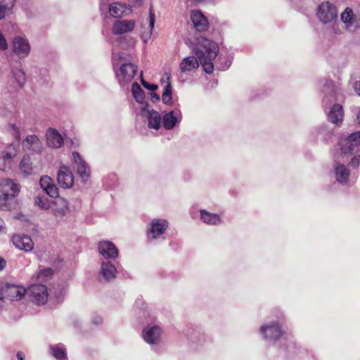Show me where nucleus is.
<instances>
[{
  "instance_id": "nucleus-18",
  "label": "nucleus",
  "mask_w": 360,
  "mask_h": 360,
  "mask_svg": "<svg viewBox=\"0 0 360 360\" xmlns=\"http://www.w3.org/2000/svg\"><path fill=\"white\" fill-rule=\"evenodd\" d=\"M13 243L17 248L25 252H30L34 248L32 238L27 235L13 236Z\"/></svg>"
},
{
  "instance_id": "nucleus-56",
  "label": "nucleus",
  "mask_w": 360,
  "mask_h": 360,
  "mask_svg": "<svg viewBox=\"0 0 360 360\" xmlns=\"http://www.w3.org/2000/svg\"><path fill=\"white\" fill-rule=\"evenodd\" d=\"M4 227V221L0 218V230Z\"/></svg>"
},
{
  "instance_id": "nucleus-45",
  "label": "nucleus",
  "mask_w": 360,
  "mask_h": 360,
  "mask_svg": "<svg viewBox=\"0 0 360 360\" xmlns=\"http://www.w3.org/2000/svg\"><path fill=\"white\" fill-rule=\"evenodd\" d=\"M149 18V27L150 28V30H152L155 24V13H153L152 8H150V9Z\"/></svg>"
},
{
  "instance_id": "nucleus-8",
  "label": "nucleus",
  "mask_w": 360,
  "mask_h": 360,
  "mask_svg": "<svg viewBox=\"0 0 360 360\" xmlns=\"http://www.w3.org/2000/svg\"><path fill=\"white\" fill-rule=\"evenodd\" d=\"M162 329L158 325L148 324L143 330L142 337L150 346L158 345L162 340Z\"/></svg>"
},
{
  "instance_id": "nucleus-16",
  "label": "nucleus",
  "mask_w": 360,
  "mask_h": 360,
  "mask_svg": "<svg viewBox=\"0 0 360 360\" xmlns=\"http://www.w3.org/2000/svg\"><path fill=\"white\" fill-rule=\"evenodd\" d=\"M135 20H116L112 29L113 34H122L129 32L134 29Z\"/></svg>"
},
{
  "instance_id": "nucleus-32",
  "label": "nucleus",
  "mask_w": 360,
  "mask_h": 360,
  "mask_svg": "<svg viewBox=\"0 0 360 360\" xmlns=\"http://www.w3.org/2000/svg\"><path fill=\"white\" fill-rule=\"evenodd\" d=\"M67 292V286L65 285H58L57 287H54L53 290V297L51 299H53L56 303H60L63 301L64 297Z\"/></svg>"
},
{
  "instance_id": "nucleus-2",
  "label": "nucleus",
  "mask_w": 360,
  "mask_h": 360,
  "mask_svg": "<svg viewBox=\"0 0 360 360\" xmlns=\"http://www.w3.org/2000/svg\"><path fill=\"white\" fill-rule=\"evenodd\" d=\"M259 333L262 340L269 345L277 346L280 350L286 354L295 352V342L292 337L282 329L278 321H270L262 324Z\"/></svg>"
},
{
  "instance_id": "nucleus-46",
  "label": "nucleus",
  "mask_w": 360,
  "mask_h": 360,
  "mask_svg": "<svg viewBox=\"0 0 360 360\" xmlns=\"http://www.w3.org/2000/svg\"><path fill=\"white\" fill-rule=\"evenodd\" d=\"M5 282L0 281V300L4 299L5 296Z\"/></svg>"
},
{
  "instance_id": "nucleus-58",
  "label": "nucleus",
  "mask_w": 360,
  "mask_h": 360,
  "mask_svg": "<svg viewBox=\"0 0 360 360\" xmlns=\"http://www.w3.org/2000/svg\"><path fill=\"white\" fill-rule=\"evenodd\" d=\"M231 65V63L229 61H228L226 63V65L224 68H228Z\"/></svg>"
},
{
  "instance_id": "nucleus-44",
  "label": "nucleus",
  "mask_w": 360,
  "mask_h": 360,
  "mask_svg": "<svg viewBox=\"0 0 360 360\" xmlns=\"http://www.w3.org/2000/svg\"><path fill=\"white\" fill-rule=\"evenodd\" d=\"M11 127L12 129L13 130V135L14 136L15 139L19 141L20 140V133L18 127L17 126H15V124H12Z\"/></svg>"
},
{
  "instance_id": "nucleus-10",
  "label": "nucleus",
  "mask_w": 360,
  "mask_h": 360,
  "mask_svg": "<svg viewBox=\"0 0 360 360\" xmlns=\"http://www.w3.org/2000/svg\"><path fill=\"white\" fill-rule=\"evenodd\" d=\"M4 299L11 301H19L26 294L27 290L21 285L5 282Z\"/></svg>"
},
{
  "instance_id": "nucleus-23",
  "label": "nucleus",
  "mask_w": 360,
  "mask_h": 360,
  "mask_svg": "<svg viewBox=\"0 0 360 360\" xmlns=\"http://www.w3.org/2000/svg\"><path fill=\"white\" fill-rule=\"evenodd\" d=\"M108 10L110 15L114 18H120L130 13V8L125 4L117 2L110 4Z\"/></svg>"
},
{
  "instance_id": "nucleus-51",
  "label": "nucleus",
  "mask_w": 360,
  "mask_h": 360,
  "mask_svg": "<svg viewBox=\"0 0 360 360\" xmlns=\"http://www.w3.org/2000/svg\"><path fill=\"white\" fill-rule=\"evenodd\" d=\"M16 357L18 360H25V354L22 352L19 351L16 354Z\"/></svg>"
},
{
  "instance_id": "nucleus-39",
  "label": "nucleus",
  "mask_w": 360,
  "mask_h": 360,
  "mask_svg": "<svg viewBox=\"0 0 360 360\" xmlns=\"http://www.w3.org/2000/svg\"><path fill=\"white\" fill-rule=\"evenodd\" d=\"M0 155L1 156H3L4 160L8 162V165H10L13 158L16 156L17 151L15 147L13 145H11L7 148L6 151L2 152Z\"/></svg>"
},
{
  "instance_id": "nucleus-43",
  "label": "nucleus",
  "mask_w": 360,
  "mask_h": 360,
  "mask_svg": "<svg viewBox=\"0 0 360 360\" xmlns=\"http://www.w3.org/2000/svg\"><path fill=\"white\" fill-rule=\"evenodd\" d=\"M60 188L64 189L70 188L73 186L74 181H56Z\"/></svg>"
},
{
  "instance_id": "nucleus-9",
  "label": "nucleus",
  "mask_w": 360,
  "mask_h": 360,
  "mask_svg": "<svg viewBox=\"0 0 360 360\" xmlns=\"http://www.w3.org/2000/svg\"><path fill=\"white\" fill-rule=\"evenodd\" d=\"M28 294L31 301L37 305H44L48 301V289L45 285H32L28 290Z\"/></svg>"
},
{
  "instance_id": "nucleus-42",
  "label": "nucleus",
  "mask_w": 360,
  "mask_h": 360,
  "mask_svg": "<svg viewBox=\"0 0 360 360\" xmlns=\"http://www.w3.org/2000/svg\"><path fill=\"white\" fill-rule=\"evenodd\" d=\"M8 49V44L4 34L0 32V51H5Z\"/></svg>"
},
{
  "instance_id": "nucleus-52",
  "label": "nucleus",
  "mask_w": 360,
  "mask_h": 360,
  "mask_svg": "<svg viewBox=\"0 0 360 360\" xmlns=\"http://www.w3.org/2000/svg\"><path fill=\"white\" fill-rule=\"evenodd\" d=\"M6 264V260L4 258L0 257V271H2L5 268Z\"/></svg>"
},
{
  "instance_id": "nucleus-50",
  "label": "nucleus",
  "mask_w": 360,
  "mask_h": 360,
  "mask_svg": "<svg viewBox=\"0 0 360 360\" xmlns=\"http://www.w3.org/2000/svg\"><path fill=\"white\" fill-rule=\"evenodd\" d=\"M132 6H139L142 4L143 0H129Z\"/></svg>"
},
{
  "instance_id": "nucleus-37",
  "label": "nucleus",
  "mask_w": 360,
  "mask_h": 360,
  "mask_svg": "<svg viewBox=\"0 0 360 360\" xmlns=\"http://www.w3.org/2000/svg\"><path fill=\"white\" fill-rule=\"evenodd\" d=\"M162 100L165 104L172 105V85L169 82H167V85L164 88V91L162 95Z\"/></svg>"
},
{
  "instance_id": "nucleus-47",
  "label": "nucleus",
  "mask_w": 360,
  "mask_h": 360,
  "mask_svg": "<svg viewBox=\"0 0 360 360\" xmlns=\"http://www.w3.org/2000/svg\"><path fill=\"white\" fill-rule=\"evenodd\" d=\"M353 167H358L360 165V155L354 156L350 162Z\"/></svg>"
},
{
  "instance_id": "nucleus-40",
  "label": "nucleus",
  "mask_w": 360,
  "mask_h": 360,
  "mask_svg": "<svg viewBox=\"0 0 360 360\" xmlns=\"http://www.w3.org/2000/svg\"><path fill=\"white\" fill-rule=\"evenodd\" d=\"M53 276V270L51 268L41 269L38 275L37 280L39 281L45 282L51 278Z\"/></svg>"
},
{
  "instance_id": "nucleus-7",
  "label": "nucleus",
  "mask_w": 360,
  "mask_h": 360,
  "mask_svg": "<svg viewBox=\"0 0 360 360\" xmlns=\"http://www.w3.org/2000/svg\"><path fill=\"white\" fill-rule=\"evenodd\" d=\"M97 249L100 256L99 261H117L119 257L118 248L110 240L98 242Z\"/></svg>"
},
{
  "instance_id": "nucleus-4",
  "label": "nucleus",
  "mask_w": 360,
  "mask_h": 360,
  "mask_svg": "<svg viewBox=\"0 0 360 360\" xmlns=\"http://www.w3.org/2000/svg\"><path fill=\"white\" fill-rule=\"evenodd\" d=\"M338 152L340 155H350L360 151V131L347 136H340L338 141Z\"/></svg>"
},
{
  "instance_id": "nucleus-19",
  "label": "nucleus",
  "mask_w": 360,
  "mask_h": 360,
  "mask_svg": "<svg viewBox=\"0 0 360 360\" xmlns=\"http://www.w3.org/2000/svg\"><path fill=\"white\" fill-rule=\"evenodd\" d=\"M191 19L197 31L201 32L207 29L208 21L200 11H193L191 14Z\"/></svg>"
},
{
  "instance_id": "nucleus-48",
  "label": "nucleus",
  "mask_w": 360,
  "mask_h": 360,
  "mask_svg": "<svg viewBox=\"0 0 360 360\" xmlns=\"http://www.w3.org/2000/svg\"><path fill=\"white\" fill-rule=\"evenodd\" d=\"M150 99L153 102L158 101L160 99V96L155 92H151L150 94Z\"/></svg>"
},
{
  "instance_id": "nucleus-26",
  "label": "nucleus",
  "mask_w": 360,
  "mask_h": 360,
  "mask_svg": "<svg viewBox=\"0 0 360 360\" xmlns=\"http://www.w3.org/2000/svg\"><path fill=\"white\" fill-rule=\"evenodd\" d=\"M163 127L167 130L172 129L179 122V120L174 115V111L166 112L162 117Z\"/></svg>"
},
{
  "instance_id": "nucleus-15",
  "label": "nucleus",
  "mask_w": 360,
  "mask_h": 360,
  "mask_svg": "<svg viewBox=\"0 0 360 360\" xmlns=\"http://www.w3.org/2000/svg\"><path fill=\"white\" fill-rule=\"evenodd\" d=\"M200 221L208 226H219L223 221L221 216L217 213H212L206 210L201 209L199 210Z\"/></svg>"
},
{
  "instance_id": "nucleus-36",
  "label": "nucleus",
  "mask_w": 360,
  "mask_h": 360,
  "mask_svg": "<svg viewBox=\"0 0 360 360\" xmlns=\"http://www.w3.org/2000/svg\"><path fill=\"white\" fill-rule=\"evenodd\" d=\"M13 77L20 87H22L26 81L25 72L20 69H12Z\"/></svg>"
},
{
  "instance_id": "nucleus-57",
  "label": "nucleus",
  "mask_w": 360,
  "mask_h": 360,
  "mask_svg": "<svg viewBox=\"0 0 360 360\" xmlns=\"http://www.w3.org/2000/svg\"><path fill=\"white\" fill-rule=\"evenodd\" d=\"M357 120H358L359 124H360V109L359 110L358 113H357Z\"/></svg>"
},
{
  "instance_id": "nucleus-49",
  "label": "nucleus",
  "mask_w": 360,
  "mask_h": 360,
  "mask_svg": "<svg viewBox=\"0 0 360 360\" xmlns=\"http://www.w3.org/2000/svg\"><path fill=\"white\" fill-rule=\"evenodd\" d=\"M354 91L360 96V81H357L354 84Z\"/></svg>"
},
{
  "instance_id": "nucleus-1",
  "label": "nucleus",
  "mask_w": 360,
  "mask_h": 360,
  "mask_svg": "<svg viewBox=\"0 0 360 360\" xmlns=\"http://www.w3.org/2000/svg\"><path fill=\"white\" fill-rule=\"evenodd\" d=\"M194 52L197 56H191L183 59L180 64L182 72L191 71L202 65L206 73L210 74L214 70L212 60L216 58L218 52V45L207 38L200 37L196 39Z\"/></svg>"
},
{
  "instance_id": "nucleus-17",
  "label": "nucleus",
  "mask_w": 360,
  "mask_h": 360,
  "mask_svg": "<svg viewBox=\"0 0 360 360\" xmlns=\"http://www.w3.org/2000/svg\"><path fill=\"white\" fill-rule=\"evenodd\" d=\"M343 108L340 104H334L327 113L328 120L338 126L340 125L344 120Z\"/></svg>"
},
{
  "instance_id": "nucleus-38",
  "label": "nucleus",
  "mask_w": 360,
  "mask_h": 360,
  "mask_svg": "<svg viewBox=\"0 0 360 360\" xmlns=\"http://www.w3.org/2000/svg\"><path fill=\"white\" fill-rule=\"evenodd\" d=\"M336 180H346L349 177V170L343 165H340L335 167Z\"/></svg>"
},
{
  "instance_id": "nucleus-24",
  "label": "nucleus",
  "mask_w": 360,
  "mask_h": 360,
  "mask_svg": "<svg viewBox=\"0 0 360 360\" xmlns=\"http://www.w3.org/2000/svg\"><path fill=\"white\" fill-rule=\"evenodd\" d=\"M51 354L57 360H68L65 347L61 344H56L50 345Z\"/></svg>"
},
{
  "instance_id": "nucleus-30",
  "label": "nucleus",
  "mask_w": 360,
  "mask_h": 360,
  "mask_svg": "<svg viewBox=\"0 0 360 360\" xmlns=\"http://www.w3.org/2000/svg\"><path fill=\"white\" fill-rule=\"evenodd\" d=\"M20 171L26 175H30L35 172V168L32 166V162L28 155H24L20 163Z\"/></svg>"
},
{
  "instance_id": "nucleus-33",
  "label": "nucleus",
  "mask_w": 360,
  "mask_h": 360,
  "mask_svg": "<svg viewBox=\"0 0 360 360\" xmlns=\"http://www.w3.org/2000/svg\"><path fill=\"white\" fill-rule=\"evenodd\" d=\"M14 5L13 0H0V20L11 12Z\"/></svg>"
},
{
  "instance_id": "nucleus-55",
  "label": "nucleus",
  "mask_w": 360,
  "mask_h": 360,
  "mask_svg": "<svg viewBox=\"0 0 360 360\" xmlns=\"http://www.w3.org/2000/svg\"><path fill=\"white\" fill-rule=\"evenodd\" d=\"M165 78L167 81H169V79H170V74H169V73H167V72H165V75H164V76H163V79H164Z\"/></svg>"
},
{
  "instance_id": "nucleus-21",
  "label": "nucleus",
  "mask_w": 360,
  "mask_h": 360,
  "mask_svg": "<svg viewBox=\"0 0 360 360\" xmlns=\"http://www.w3.org/2000/svg\"><path fill=\"white\" fill-rule=\"evenodd\" d=\"M24 148L41 153L43 149L42 143L36 135L27 136L22 141Z\"/></svg>"
},
{
  "instance_id": "nucleus-35",
  "label": "nucleus",
  "mask_w": 360,
  "mask_h": 360,
  "mask_svg": "<svg viewBox=\"0 0 360 360\" xmlns=\"http://www.w3.org/2000/svg\"><path fill=\"white\" fill-rule=\"evenodd\" d=\"M65 179H70V180H74L73 174L68 167L62 166L60 167L57 172L56 180H65Z\"/></svg>"
},
{
  "instance_id": "nucleus-29",
  "label": "nucleus",
  "mask_w": 360,
  "mask_h": 360,
  "mask_svg": "<svg viewBox=\"0 0 360 360\" xmlns=\"http://www.w3.org/2000/svg\"><path fill=\"white\" fill-rule=\"evenodd\" d=\"M148 126L150 129H159L161 123V115L160 113L154 110H151L148 116Z\"/></svg>"
},
{
  "instance_id": "nucleus-53",
  "label": "nucleus",
  "mask_w": 360,
  "mask_h": 360,
  "mask_svg": "<svg viewBox=\"0 0 360 360\" xmlns=\"http://www.w3.org/2000/svg\"><path fill=\"white\" fill-rule=\"evenodd\" d=\"M148 104L146 103L141 109L142 112H147L149 114L150 111L148 110Z\"/></svg>"
},
{
  "instance_id": "nucleus-13",
  "label": "nucleus",
  "mask_w": 360,
  "mask_h": 360,
  "mask_svg": "<svg viewBox=\"0 0 360 360\" xmlns=\"http://www.w3.org/2000/svg\"><path fill=\"white\" fill-rule=\"evenodd\" d=\"M13 51L20 58H25L30 52V45L26 38L16 37L13 39Z\"/></svg>"
},
{
  "instance_id": "nucleus-54",
  "label": "nucleus",
  "mask_w": 360,
  "mask_h": 360,
  "mask_svg": "<svg viewBox=\"0 0 360 360\" xmlns=\"http://www.w3.org/2000/svg\"><path fill=\"white\" fill-rule=\"evenodd\" d=\"M39 180H41V181H43V180H52V179L50 176L46 175V176H41Z\"/></svg>"
},
{
  "instance_id": "nucleus-41",
  "label": "nucleus",
  "mask_w": 360,
  "mask_h": 360,
  "mask_svg": "<svg viewBox=\"0 0 360 360\" xmlns=\"http://www.w3.org/2000/svg\"><path fill=\"white\" fill-rule=\"evenodd\" d=\"M141 84L147 89L150 91H155L158 89V85L153 84H149L143 79V71L141 73Z\"/></svg>"
},
{
  "instance_id": "nucleus-59",
  "label": "nucleus",
  "mask_w": 360,
  "mask_h": 360,
  "mask_svg": "<svg viewBox=\"0 0 360 360\" xmlns=\"http://www.w3.org/2000/svg\"><path fill=\"white\" fill-rule=\"evenodd\" d=\"M4 180H6V181H8V180H11L10 179H4Z\"/></svg>"
},
{
  "instance_id": "nucleus-14",
  "label": "nucleus",
  "mask_w": 360,
  "mask_h": 360,
  "mask_svg": "<svg viewBox=\"0 0 360 360\" xmlns=\"http://www.w3.org/2000/svg\"><path fill=\"white\" fill-rule=\"evenodd\" d=\"M75 163L77 165V174L83 180L88 179L91 176V169L88 164L82 159L77 152L72 153Z\"/></svg>"
},
{
  "instance_id": "nucleus-34",
  "label": "nucleus",
  "mask_w": 360,
  "mask_h": 360,
  "mask_svg": "<svg viewBox=\"0 0 360 360\" xmlns=\"http://www.w3.org/2000/svg\"><path fill=\"white\" fill-rule=\"evenodd\" d=\"M131 91L135 100L139 103H143L145 100V93L137 82H134L132 84Z\"/></svg>"
},
{
  "instance_id": "nucleus-60",
  "label": "nucleus",
  "mask_w": 360,
  "mask_h": 360,
  "mask_svg": "<svg viewBox=\"0 0 360 360\" xmlns=\"http://www.w3.org/2000/svg\"><path fill=\"white\" fill-rule=\"evenodd\" d=\"M15 0H13V4H15Z\"/></svg>"
},
{
  "instance_id": "nucleus-22",
  "label": "nucleus",
  "mask_w": 360,
  "mask_h": 360,
  "mask_svg": "<svg viewBox=\"0 0 360 360\" xmlns=\"http://www.w3.org/2000/svg\"><path fill=\"white\" fill-rule=\"evenodd\" d=\"M47 144L52 148H58L63 144V139L59 132L54 129H49L46 134Z\"/></svg>"
},
{
  "instance_id": "nucleus-11",
  "label": "nucleus",
  "mask_w": 360,
  "mask_h": 360,
  "mask_svg": "<svg viewBox=\"0 0 360 360\" xmlns=\"http://www.w3.org/2000/svg\"><path fill=\"white\" fill-rule=\"evenodd\" d=\"M138 68L134 63L122 64L120 68L119 72L117 73V77L119 83L124 86L129 82L136 74Z\"/></svg>"
},
{
  "instance_id": "nucleus-28",
  "label": "nucleus",
  "mask_w": 360,
  "mask_h": 360,
  "mask_svg": "<svg viewBox=\"0 0 360 360\" xmlns=\"http://www.w3.org/2000/svg\"><path fill=\"white\" fill-rule=\"evenodd\" d=\"M340 18L342 22L345 25L347 29L352 27L356 20V16L354 14L352 9L349 7L346 8L341 13Z\"/></svg>"
},
{
  "instance_id": "nucleus-5",
  "label": "nucleus",
  "mask_w": 360,
  "mask_h": 360,
  "mask_svg": "<svg viewBox=\"0 0 360 360\" xmlns=\"http://www.w3.org/2000/svg\"><path fill=\"white\" fill-rule=\"evenodd\" d=\"M117 261H99V269L97 274V278L100 283L107 284L112 282L117 274Z\"/></svg>"
},
{
  "instance_id": "nucleus-31",
  "label": "nucleus",
  "mask_w": 360,
  "mask_h": 360,
  "mask_svg": "<svg viewBox=\"0 0 360 360\" xmlns=\"http://www.w3.org/2000/svg\"><path fill=\"white\" fill-rule=\"evenodd\" d=\"M34 205L43 210H47L51 208V202L44 194H38L34 197Z\"/></svg>"
},
{
  "instance_id": "nucleus-6",
  "label": "nucleus",
  "mask_w": 360,
  "mask_h": 360,
  "mask_svg": "<svg viewBox=\"0 0 360 360\" xmlns=\"http://www.w3.org/2000/svg\"><path fill=\"white\" fill-rule=\"evenodd\" d=\"M169 228V222L165 219H151L147 232V238L150 242L165 239V233Z\"/></svg>"
},
{
  "instance_id": "nucleus-27",
  "label": "nucleus",
  "mask_w": 360,
  "mask_h": 360,
  "mask_svg": "<svg viewBox=\"0 0 360 360\" xmlns=\"http://www.w3.org/2000/svg\"><path fill=\"white\" fill-rule=\"evenodd\" d=\"M188 335L190 341L196 345H203L209 340L208 336L199 330H193Z\"/></svg>"
},
{
  "instance_id": "nucleus-20",
  "label": "nucleus",
  "mask_w": 360,
  "mask_h": 360,
  "mask_svg": "<svg viewBox=\"0 0 360 360\" xmlns=\"http://www.w3.org/2000/svg\"><path fill=\"white\" fill-rule=\"evenodd\" d=\"M53 214L56 217H63L70 212L68 202L65 198H58L53 202Z\"/></svg>"
},
{
  "instance_id": "nucleus-3",
  "label": "nucleus",
  "mask_w": 360,
  "mask_h": 360,
  "mask_svg": "<svg viewBox=\"0 0 360 360\" xmlns=\"http://www.w3.org/2000/svg\"><path fill=\"white\" fill-rule=\"evenodd\" d=\"M2 195H0V210H11L16 205L15 197L18 195L20 186L15 181H1L0 184Z\"/></svg>"
},
{
  "instance_id": "nucleus-12",
  "label": "nucleus",
  "mask_w": 360,
  "mask_h": 360,
  "mask_svg": "<svg viewBox=\"0 0 360 360\" xmlns=\"http://www.w3.org/2000/svg\"><path fill=\"white\" fill-rule=\"evenodd\" d=\"M316 15L322 22L327 23L337 17V9L334 5L326 1L319 6Z\"/></svg>"
},
{
  "instance_id": "nucleus-25",
  "label": "nucleus",
  "mask_w": 360,
  "mask_h": 360,
  "mask_svg": "<svg viewBox=\"0 0 360 360\" xmlns=\"http://www.w3.org/2000/svg\"><path fill=\"white\" fill-rule=\"evenodd\" d=\"M41 187L51 198H58L59 191L55 181H39Z\"/></svg>"
}]
</instances>
